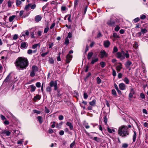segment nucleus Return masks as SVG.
<instances>
[{"label":"nucleus","instance_id":"obj_1","mask_svg":"<svg viewBox=\"0 0 148 148\" xmlns=\"http://www.w3.org/2000/svg\"><path fill=\"white\" fill-rule=\"evenodd\" d=\"M28 64V61L27 58L19 57L16 60L15 65L19 70L26 69Z\"/></svg>","mask_w":148,"mask_h":148},{"label":"nucleus","instance_id":"obj_2","mask_svg":"<svg viewBox=\"0 0 148 148\" xmlns=\"http://www.w3.org/2000/svg\"><path fill=\"white\" fill-rule=\"evenodd\" d=\"M118 133L120 136L125 137L129 135V130L127 126L122 125L119 128Z\"/></svg>","mask_w":148,"mask_h":148},{"label":"nucleus","instance_id":"obj_3","mask_svg":"<svg viewBox=\"0 0 148 148\" xmlns=\"http://www.w3.org/2000/svg\"><path fill=\"white\" fill-rule=\"evenodd\" d=\"M129 55L127 51H126V53H125L123 50H122L121 52H118L116 53V57L121 60H123L125 57L128 58L129 57Z\"/></svg>","mask_w":148,"mask_h":148},{"label":"nucleus","instance_id":"obj_4","mask_svg":"<svg viewBox=\"0 0 148 148\" xmlns=\"http://www.w3.org/2000/svg\"><path fill=\"white\" fill-rule=\"evenodd\" d=\"M73 52V51L71 50L69 51V53L67 55L66 59V63H68L70 62V60L72 57V56L70 55V54L72 53Z\"/></svg>","mask_w":148,"mask_h":148},{"label":"nucleus","instance_id":"obj_5","mask_svg":"<svg viewBox=\"0 0 148 148\" xmlns=\"http://www.w3.org/2000/svg\"><path fill=\"white\" fill-rule=\"evenodd\" d=\"M0 54H3L4 55H6V56H2L1 58L2 59H4L5 60H6L9 57L8 56L9 53L7 51H2L1 53Z\"/></svg>","mask_w":148,"mask_h":148},{"label":"nucleus","instance_id":"obj_6","mask_svg":"<svg viewBox=\"0 0 148 148\" xmlns=\"http://www.w3.org/2000/svg\"><path fill=\"white\" fill-rule=\"evenodd\" d=\"M49 85L51 87H54L55 90H56L58 88L57 83L56 81H52L49 83Z\"/></svg>","mask_w":148,"mask_h":148},{"label":"nucleus","instance_id":"obj_7","mask_svg":"<svg viewBox=\"0 0 148 148\" xmlns=\"http://www.w3.org/2000/svg\"><path fill=\"white\" fill-rule=\"evenodd\" d=\"M115 22L112 19H110V20H108L107 22V24L109 26H114L115 25Z\"/></svg>","mask_w":148,"mask_h":148},{"label":"nucleus","instance_id":"obj_8","mask_svg":"<svg viewBox=\"0 0 148 148\" xmlns=\"http://www.w3.org/2000/svg\"><path fill=\"white\" fill-rule=\"evenodd\" d=\"M101 58H103L104 57H107L108 56V54L104 50H102L100 52Z\"/></svg>","mask_w":148,"mask_h":148},{"label":"nucleus","instance_id":"obj_9","mask_svg":"<svg viewBox=\"0 0 148 148\" xmlns=\"http://www.w3.org/2000/svg\"><path fill=\"white\" fill-rule=\"evenodd\" d=\"M126 85L123 83H121L119 84V87L121 90H125L126 89Z\"/></svg>","mask_w":148,"mask_h":148},{"label":"nucleus","instance_id":"obj_10","mask_svg":"<svg viewBox=\"0 0 148 148\" xmlns=\"http://www.w3.org/2000/svg\"><path fill=\"white\" fill-rule=\"evenodd\" d=\"M110 44V42L108 40H105L103 41V45L106 48H108Z\"/></svg>","mask_w":148,"mask_h":148},{"label":"nucleus","instance_id":"obj_11","mask_svg":"<svg viewBox=\"0 0 148 148\" xmlns=\"http://www.w3.org/2000/svg\"><path fill=\"white\" fill-rule=\"evenodd\" d=\"M29 34V32L28 30H26L25 32H23L20 35L22 37V36L25 37L26 36H28Z\"/></svg>","mask_w":148,"mask_h":148},{"label":"nucleus","instance_id":"obj_12","mask_svg":"<svg viewBox=\"0 0 148 148\" xmlns=\"http://www.w3.org/2000/svg\"><path fill=\"white\" fill-rule=\"evenodd\" d=\"M11 74V73H10L8 74V75L7 76V77L4 80V82H6L10 80L11 78V77L10 76Z\"/></svg>","mask_w":148,"mask_h":148},{"label":"nucleus","instance_id":"obj_13","mask_svg":"<svg viewBox=\"0 0 148 148\" xmlns=\"http://www.w3.org/2000/svg\"><path fill=\"white\" fill-rule=\"evenodd\" d=\"M28 44L27 43L25 42H22L21 44V47L22 48L24 49L26 48L27 47Z\"/></svg>","mask_w":148,"mask_h":148},{"label":"nucleus","instance_id":"obj_14","mask_svg":"<svg viewBox=\"0 0 148 148\" xmlns=\"http://www.w3.org/2000/svg\"><path fill=\"white\" fill-rule=\"evenodd\" d=\"M42 17L39 15H37L35 16V20L37 22H39L41 20Z\"/></svg>","mask_w":148,"mask_h":148},{"label":"nucleus","instance_id":"obj_15","mask_svg":"<svg viewBox=\"0 0 148 148\" xmlns=\"http://www.w3.org/2000/svg\"><path fill=\"white\" fill-rule=\"evenodd\" d=\"M66 125L69 127L70 130H72L73 129V126L71 123L68 122L66 123Z\"/></svg>","mask_w":148,"mask_h":148},{"label":"nucleus","instance_id":"obj_16","mask_svg":"<svg viewBox=\"0 0 148 148\" xmlns=\"http://www.w3.org/2000/svg\"><path fill=\"white\" fill-rule=\"evenodd\" d=\"M119 64H120V65L117 66L116 67V70L117 72L120 71L121 69L122 68V64L120 63Z\"/></svg>","mask_w":148,"mask_h":148},{"label":"nucleus","instance_id":"obj_17","mask_svg":"<svg viewBox=\"0 0 148 148\" xmlns=\"http://www.w3.org/2000/svg\"><path fill=\"white\" fill-rule=\"evenodd\" d=\"M32 71L35 72L38 71V68L37 66L35 65L32 66Z\"/></svg>","mask_w":148,"mask_h":148},{"label":"nucleus","instance_id":"obj_18","mask_svg":"<svg viewBox=\"0 0 148 148\" xmlns=\"http://www.w3.org/2000/svg\"><path fill=\"white\" fill-rule=\"evenodd\" d=\"M96 100L94 99L92 101L90 102L89 104L90 106H94L96 104Z\"/></svg>","mask_w":148,"mask_h":148},{"label":"nucleus","instance_id":"obj_19","mask_svg":"<svg viewBox=\"0 0 148 148\" xmlns=\"http://www.w3.org/2000/svg\"><path fill=\"white\" fill-rule=\"evenodd\" d=\"M31 88L30 91L31 92H33L35 91L36 89V87L33 85H32L30 86Z\"/></svg>","mask_w":148,"mask_h":148},{"label":"nucleus","instance_id":"obj_20","mask_svg":"<svg viewBox=\"0 0 148 148\" xmlns=\"http://www.w3.org/2000/svg\"><path fill=\"white\" fill-rule=\"evenodd\" d=\"M134 134L133 135V142H134L136 140V132L134 131Z\"/></svg>","mask_w":148,"mask_h":148},{"label":"nucleus","instance_id":"obj_21","mask_svg":"<svg viewBox=\"0 0 148 148\" xmlns=\"http://www.w3.org/2000/svg\"><path fill=\"white\" fill-rule=\"evenodd\" d=\"M132 64V63L130 61H127L125 64V66L127 68H128Z\"/></svg>","mask_w":148,"mask_h":148},{"label":"nucleus","instance_id":"obj_22","mask_svg":"<svg viewBox=\"0 0 148 148\" xmlns=\"http://www.w3.org/2000/svg\"><path fill=\"white\" fill-rule=\"evenodd\" d=\"M93 55L92 52H89L88 54L87 59L88 60H89L91 58Z\"/></svg>","mask_w":148,"mask_h":148},{"label":"nucleus","instance_id":"obj_23","mask_svg":"<svg viewBox=\"0 0 148 148\" xmlns=\"http://www.w3.org/2000/svg\"><path fill=\"white\" fill-rule=\"evenodd\" d=\"M15 17V16L12 15L9 18V21L10 22H12Z\"/></svg>","mask_w":148,"mask_h":148},{"label":"nucleus","instance_id":"obj_24","mask_svg":"<svg viewBox=\"0 0 148 148\" xmlns=\"http://www.w3.org/2000/svg\"><path fill=\"white\" fill-rule=\"evenodd\" d=\"M98 60V58H95L92 60L91 63L92 64H93L95 62H97Z\"/></svg>","mask_w":148,"mask_h":148},{"label":"nucleus","instance_id":"obj_25","mask_svg":"<svg viewBox=\"0 0 148 148\" xmlns=\"http://www.w3.org/2000/svg\"><path fill=\"white\" fill-rule=\"evenodd\" d=\"M107 130L108 132L110 133H112V132H115L114 130L113 129H111L109 127H108Z\"/></svg>","mask_w":148,"mask_h":148},{"label":"nucleus","instance_id":"obj_26","mask_svg":"<svg viewBox=\"0 0 148 148\" xmlns=\"http://www.w3.org/2000/svg\"><path fill=\"white\" fill-rule=\"evenodd\" d=\"M40 95H37L34 97V101H36L37 99L40 100Z\"/></svg>","mask_w":148,"mask_h":148},{"label":"nucleus","instance_id":"obj_27","mask_svg":"<svg viewBox=\"0 0 148 148\" xmlns=\"http://www.w3.org/2000/svg\"><path fill=\"white\" fill-rule=\"evenodd\" d=\"M13 2H11L10 0L8 2V7H10L13 3Z\"/></svg>","mask_w":148,"mask_h":148},{"label":"nucleus","instance_id":"obj_28","mask_svg":"<svg viewBox=\"0 0 148 148\" xmlns=\"http://www.w3.org/2000/svg\"><path fill=\"white\" fill-rule=\"evenodd\" d=\"M49 62L50 64H53L54 62V60L53 58H50L49 60Z\"/></svg>","mask_w":148,"mask_h":148},{"label":"nucleus","instance_id":"obj_29","mask_svg":"<svg viewBox=\"0 0 148 148\" xmlns=\"http://www.w3.org/2000/svg\"><path fill=\"white\" fill-rule=\"evenodd\" d=\"M123 81L125 83L127 84H128L129 83V80L127 78V77H125L123 79Z\"/></svg>","mask_w":148,"mask_h":148},{"label":"nucleus","instance_id":"obj_30","mask_svg":"<svg viewBox=\"0 0 148 148\" xmlns=\"http://www.w3.org/2000/svg\"><path fill=\"white\" fill-rule=\"evenodd\" d=\"M64 43L66 45H68L69 43V40L68 37H66L65 39Z\"/></svg>","mask_w":148,"mask_h":148},{"label":"nucleus","instance_id":"obj_31","mask_svg":"<svg viewBox=\"0 0 148 148\" xmlns=\"http://www.w3.org/2000/svg\"><path fill=\"white\" fill-rule=\"evenodd\" d=\"M118 51V49L117 47L116 46H114V47L113 49V51L112 52V53H115L116 52Z\"/></svg>","mask_w":148,"mask_h":148},{"label":"nucleus","instance_id":"obj_32","mask_svg":"<svg viewBox=\"0 0 148 148\" xmlns=\"http://www.w3.org/2000/svg\"><path fill=\"white\" fill-rule=\"evenodd\" d=\"M112 94L115 96H116L117 95L116 91L114 89H113L112 91Z\"/></svg>","mask_w":148,"mask_h":148},{"label":"nucleus","instance_id":"obj_33","mask_svg":"<svg viewBox=\"0 0 148 148\" xmlns=\"http://www.w3.org/2000/svg\"><path fill=\"white\" fill-rule=\"evenodd\" d=\"M22 2L20 0H16V4L17 6H19L21 4Z\"/></svg>","mask_w":148,"mask_h":148},{"label":"nucleus","instance_id":"obj_34","mask_svg":"<svg viewBox=\"0 0 148 148\" xmlns=\"http://www.w3.org/2000/svg\"><path fill=\"white\" fill-rule=\"evenodd\" d=\"M78 0H74V8L76 7L78 5Z\"/></svg>","mask_w":148,"mask_h":148},{"label":"nucleus","instance_id":"obj_35","mask_svg":"<svg viewBox=\"0 0 148 148\" xmlns=\"http://www.w3.org/2000/svg\"><path fill=\"white\" fill-rule=\"evenodd\" d=\"M38 46L39 47H40V44L39 43L34 45L32 46V48L33 49H35L36 48H37Z\"/></svg>","mask_w":148,"mask_h":148},{"label":"nucleus","instance_id":"obj_36","mask_svg":"<svg viewBox=\"0 0 148 148\" xmlns=\"http://www.w3.org/2000/svg\"><path fill=\"white\" fill-rule=\"evenodd\" d=\"M38 119V120L39 122L40 123H41L42 122V117L41 116H38L37 118Z\"/></svg>","mask_w":148,"mask_h":148},{"label":"nucleus","instance_id":"obj_37","mask_svg":"<svg viewBox=\"0 0 148 148\" xmlns=\"http://www.w3.org/2000/svg\"><path fill=\"white\" fill-rule=\"evenodd\" d=\"M51 90V87L50 86H48L47 88L46 91L47 92H49L50 93Z\"/></svg>","mask_w":148,"mask_h":148},{"label":"nucleus","instance_id":"obj_38","mask_svg":"<svg viewBox=\"0 0 148 148\" xmlns=\"http://www.w3.org/2000/svg\"><path fill=\"white\" fill-rule=\"evenodd\" d=\"M32 5V4H29L27 5H25V9L26 10H27L31 6V5Z\"/></svg>","mask_w":148,"mask_h":148},{"label":"nucleus","instance_id":"obj_39","mask_svg":"<svg viewBox=\"0 0 148 148\" xmlns=\"http://www.w3.org/2000/svg\"><path fill=\"white\" fill-rule=\"evenodd\" d=\"M133 46L136 49H137L138 47V43L136 42H135L134 43V44Z\"/></svg>","mask_w":148,"mask_h":148},{"label":"nucleus","instance_id":"obj_40","mask_svg":"<svg viewBox=\"0 0 148 148\" xmlns=\"http://www.w3.org/2000/svg\"><path fill=\"white\" fill-rule=\"evenodd\" d=\"M100 64L102 68L104 67L106 65V63L103 62H101Z\"/></svg>","mask_w":148,"mask_h":148},{"label":"nucleus","instance_id":"obj_41","mask_svg":"<svg viewBox=\"0 0 148 148\" xmlns=\"http://www.w3.org/2000/svg\"><path fill=\"white\" fill-rule=\"evenodd\" d=\"M23 139H21L20 140L18 141L17 142V144L18 145H21L23 143Z\"/></svg>","mask_w":148,"mask_h":148},{"label":"nucleus","instance_id":"obj_42","mask_svg":"<svg viewBox=\"0 0 148 148\" xmlns=\"http://www.w3.org/2000/svg\"><path fill=\"white\" fill-rule=\"evenodd\" d=\"M147 30L145 28L142 29H141V32L143 34H144L147 32Z\"/></svg>","mask_w":148,"mask_h":148},{"label":"nucleus","instance_id":"obj_43","mask_svg":"<svg viewBox=\"0 0 148 148\" xmlns=\"http://www.w3.org/2000/svg\"><path fill=\"white\" fill-rule=\"evenodd\" d=\"M97 83L98 84H100L101 82V80L99 77H97Z\"/></svg>","mask_w":148,"mask_h":148},{"label":"nucleus","instance_id":"obj_44","mask_svg":"<svg viewBox=\"0 0 148 148\" xmlns=\"http://www.w3.org/2000/svg\"><path fill=\"white\" fill-rule=\"evenodd\" d=\"M30 75L32 77H34L35 75V72L32 71L30 73Z\"/></svg>","mask_w":148,"mask_h":148},{"label":"nucleus","instance_id":"obj_45","mask_svg":"<svg viewBox=\"0 0 148 148\" xmlns=\"http://www.w3.org/2000/svg\"><path fill=\"white\" fill-rule=\"evenodd\" d=\"M93 133H90V134H88V136L90 138H91V139H92L93 138Z\"/></svg>","mask_w":148,"mask_h":148},{"label":"nucleus","instance_id":"obj_46","mask_svg":"<svg viewBox=\"0 0 148 148\" xmlns=\"http://www.w3.org/2000/svg\"><path fill=\"white\" fill-rule=\"evenodd\" d=\"M49 28L48 27H47L45 28L44 30V33H46L47 32H48L49 30Z\"/></svg>","mask_w":148,"mask_h":148},{"label":"nucleus","instance_id":"obj_47","mask_svg":"<svg viewBox=\"0 0 148 148\" xmlns=\"http://www.w3.org/2000/svg\"><path fill=\"white\" fill-rule=\"evenodd\" d=\"M92 139L94 140L97 142H99L100 139L97 137H95L93 138Z\"/></svg>","mask_w":148,"mask_h":148},{"label":"nucleus","instance_id":"obj_48","mask_svg":"<svg viewBox=\"0 0 148 148\" xmlns=\"http://www.w3.org/2000/svg\"><path fill=\"white\" fill-rule=\"evenodd\" d=\"M11 132L9 131H6L4 135H5L6 136H9Z\"/></svg>","mask_w":148,"mask_h":148},{"label":"nucleus","instance_id":"obj_49","mask_svg":"<svg viewBox=\"0 0 148 148\" xmlns=\"http://www.w3.org/2000/svg\"><path fill=\"white\" fill-rule=\"evenodd\" d=\"M113 36L115 38H119V36L117 35L116 33H114L113 34Z\"/></svg>","mask_w":148,"mask_h":148},{"label":"nucleus","instance_id":"obj_50","mask_svg":"<svg viewBox=\"0 0 148 148\" xmlns=\"http://www.w3.org/2000/svg\"><path fill=\"white\" fill-rule=\"evenodd\" d=\"M41 84L40 82H37L36 83V85L37 87L40 88L41 87Z\"/></svg>","mask_w":148,"mask_h":148},{"label":"nucleus","instance_id":"obj_51","mask_svg":"<svg viewBox=\"0 0 148 148\" xmlns=\"http://www.w3.org/2000/svg\"><path fill=\"white\" fill-rule=\"evenodd\" d=\"M120 28V27L118 25H117L115 27L114 29L116 32L118 31Z\"/></svg>","mask_w":148,"mask_h":148},{"label":"nucleus","instance_id":"obj_52","mask_svg":"<svg viewBox=\"0 0 148 148\" xmlns=\"http://www.w3.org/2000/svg\"><path fill=\"white\" fill-rule=\"evenodd\" d=\"M139 20H140V19H139V18H138V17L134 19L133 20L134 22L135 23H137V22H138Z\"/></svg>","mask_w":148,"mask_h":148},{"label":"nucleus","instance_id":"obj_53","mask_svg":"<svg viewBox=\"0 0 148 148\" xmlns=\"http://www.w3.org/2000/svg\"><path fill=\"white\" fill-rule=\"evenodd\" d=\"M112 75H113L114 77L116 76V71L113 69H112Z\"/></svg>","mask_w":148,"mask_h":148},{"label":"nucleus","instance_id":"obj_54","mask_svg":"<svg viewBox=\"0 0 148 148\" xmlns=\"http://www.w3.org/2000/svg\"><path fill=\"white\" fill-rule=\"evenodd\" d=\"M75 144V142L73 141L72 143H71L70 145V148H73L74 147Z\"/></svg>","mask_w":148,"mask_h":148},{"label":"nucleus","instance_id":"obj_55","mask_svg":"<svg viewBox=\"0 0 148 148\" xmlns=\"http://www.w3.org/2000/svg\"><path fill=\"white\" fill-rule=\"evenodd\" d=\"M128 146V145L127 143H124L122 145V147L123 148H127Z\"/></svg>","mask_w":148,"mask_h":148},{"label":"nucleus","instance_id":"obj_56","mask_svg":"<svg viewBox=\"0 0 148 148\" xmlns=\"http://www.w3.org/2000/svg\"><path fill=\"white\" fill-rule=\"evenodd\" d=\"M18 38V35L17 34H15L13 37V38L14 40H16Z\"/></svg>","mask_w":148,"mask_h":148},{"label":"nucleus","instance_id":"obj_57","mask_svg":"<svg viewBox=\"0 0 148 148\" xmlns=\"http://www.w3.org/2000/svg\"><path fill=\"white\" fill-rule=\"evenodd\" d=\"M34 112V113H37V114H40V111H38L36 110H33Z\"/></svg>","mask_w":148,"mask_h":148},{"label":"nucleus","instance_id":"obj_58","mask_svg":"<svg viewBox=\"0 0 148 148\" xmlns=\"http://www.w3.org/2000/svg\"><path fill=\"white\" fill-rule=\"evenodd\" d=\"M14 132L16 134V135H18L19 133L20 132L18 130H14Z\"/></svg>","mask_w":148,"mask_h":148},{"label":"nucleus","instance_id":"obj_59","mask_svg":"<svg viewBox=\"0 0 148 148\" xmlns=\"http://www.w3.org/2000/svg\"><path fill=\"white\" fill-rule=\"evenodd\" d=\"M45 112L47 113H48L49 112V110L48 108L46 107H45Z\"/></svg>","mask_w":148,"mask_h":148},{"label":"nucleus","instance_id":"obj_60","mask_svg":"<svg viewBox=\"0 0 148 148\" xmlns=\"http://www.w3.org/2000/svg\"><path fill=\"white\" fill-rule=\"evenodd\" d=\"M49 52V51H48L47 52H46L45 53H42L41 54V56L43 57H45V56H46V55H47V54H48Z\"/></svg>","mask_w":148,"mask_h":148},{"label":"nucleus","instance_id":"obj_61","mask_svg":"<svg viewBox=\"0 0 148 148\" xmlns=\"http://www.w3.org/2000/svg\"><path fill=\"white\" fill-rule=\"evenodd\" d=\"M84 97L85 99H86L88 97V95H87V94L85 92L84 93Z\"/></svg>","mask_w":148,"mask_h":148},{"label":"nucleus","instance_id":"obj_62","mask_svg":"<svg viewBox=\"0 0 148 148\" xmlns=\"http://www.w3.org/2000/svg\"><path fill=\"white\" fill-rule=\"evenodd\" d=\"M42 32L38 30L37 32V34L38 36H40L42 35Z\"/></svg>","mask_w":148,"mask_h":148},{"label":"nucleus","instance_id":"obj_63","mask_svg":"<svg viewBox=\"0 0 148 148\" xmlns=\"http://www.w3.org/2000/svg\"><path fill=\"white\" fill-rule=\"evenodd\" d=\"M58 118L60 120H62L63 119L64 117L62 115H60L59 116Z\"/></svg>","mask_w":148,"mask_h":148},{"label":"nucleus","instance_id":"obj_64","mask_svg":"<svg viewBox=\"0 0 148 148\" xmlns=\"http://www.w3.org/2000/svg\"><path fill=\"white\" fill-rule=\"evenodd\" d=\"M146 18V16L145 15H142L141 16L140 18L141 19H144Z\"/></svg>","mask_w":148,"mask_h":148}]
</instances>
